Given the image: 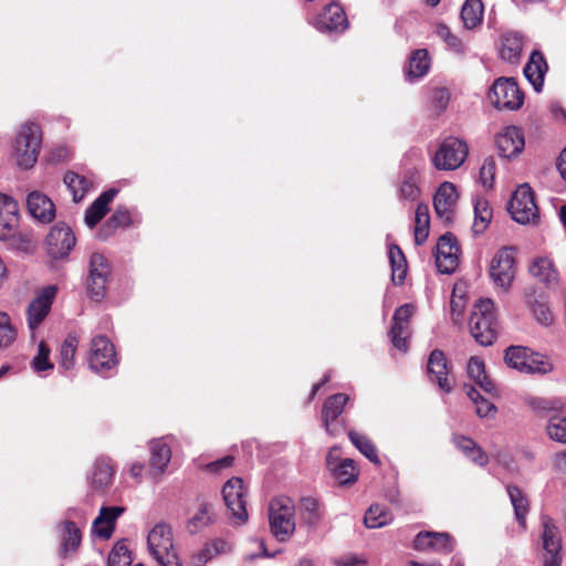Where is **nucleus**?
Returning <instances> with one entry per match:
<instances>
[{
  "instance_id": "1",
  "label": "nucleus",
  "mask_w": 566,
  "mask_h": 566,
  "mask_svg": "<svg viewBox=\"0 0 566 566\" xmlns=\"http://www.w3.org/2000/svg\"><path fill=\"white\" fill-rule=\"evenodd\" d=\"M147 546L150 555L159 566H181L175 549L172 530L167 523L156 524L148 533Z\"/></svg>"
},
{
  "instance_id": "2",
  "label": "nucleus",
  "mask_w": 566,
  "mask_h": 566,
  "mask_svg": "<svg viewBox=\"0 0 566 566\" xmlns=\"http://www.w3.org/2000/svg\"><path fill=\"white\" fill-rule=\"evenodd\" d=\"M470 332L482 346L493 343L496 335L495 304L492 300H480L475 303L470 317Z\"/></svg>"
},
{
  "instance_id": "3",
  "label": "nucleus",
  "mask_w": 566,
  "mask_h": 566,
  "mask_svg": "<svg viewBox=\"0 0 566 566\" xmlns=\"http://www.w3.org/2000/svg\"><path fill=\"white\" fill-rule=\"evenodd\" d=\"M42 144V132L38 124L25 123L21 126L15 144L17 164L24 169L32 168L38 160Z\"/></svg>"
},
{
  "instance_id": "4",
  "label": "nucleus",
  "mask_w": 566,
  "mask_h": 566,
  "mask_svg": "<svg viewBox=\"0 0 566 566\" xmlns=\"http://www.w3.org/2000/svg\"><path fill=\"white\" fill-rule=\"evenodd\" d=\"M270 528L275 538L286 542L295 532V509L289 497H276L270 504Z\"/></svg>"
},
{
  "instance_id": "5",
  "label": "nucleus",
  "mask_w": 566,
  "mask_h": 566,
  "mask_svg": "<svg viewBox=\"0 0 566 566\" xmlns=\"http://www.w3.org/2000/svg\"><path fill=\"white\" fill-rule=\"evenodd\" d=\"M468 155V144L458 137L449 136L440 144L431 163L438 170L452 171L463 165Z\"/></svg>"
},
{
  "instance_id": "6",
  "label": "nucleus",
  "mask_w": 566,
  "mask_h": 566,
  "mask_svg": "<svg viewBox=\"0 0 566 566\" xmlns=\"http://www.w3.org/2000/svg\"><path fill=\"white\" fill-rule=\"evenodd\" d=\"M509 212L513 220L521 224L533 223L538 220V208L535 203L534 192L527 185H521L513 192L510 203Z\"/></svg>"
},
{
  "instance_id": "7",
  "label": "nucleus",
  "mask_w": 566,
  "mask_h": 566,
  "mask_svg": "<svg viewBox=\"0 0 566 566\" xmlns=\"http://www.w3.org/2000/svg\"><path fill=\"white\" fill-rule=\"evenodd\" d=\"M87 361L90 368L102 376L117 366V356L114 345L105 336H96L92 339Z\"/></svg>"
},
{
  "instance_id": "8",
  "label": "nucleus",
  "mask_w": 566,
  "mask_h": 566,
  "mask_svg": "<svg viewBox=\"0 0 566 566\" xmlns=\"http://www.w3.org/2000/svg\"><path fill=\"white\" fill-rule=\"evenodd\" d=\"M489 98L499 109L516 111L524 103V94L514 78L500 77L491 87Z\"/></svg>"
},
{
  "instance_id": "9",
  "label": "nucleus",
  "mask_w": 566,
  "mask_h": 566,
  "mask_svg": "<svg viewBox=\"0 0 566 566\" xmlns=\"http://www.w3.org/2000/svg\"><path fill=\"white\" fill-rule=\"evenodd\" d=\"M111 276V265L101 253H93L88 262V276L86 289L92 300L99 302L106 294V286Z\"/></svg>"
},
{
  "instance_id": "10",
  "label": "nucleus",
  "mask_w": 566,
  "mask_h": 566,
  "mask_svg": "<svg viewBox=\"0 0 566 566\" xmlns=\"http://www.w3.org/2000/svg\"><path fill=\"white\" fill-rule=\"evenodd\" d=\"M222 496L224 504L231 517L238 524H243L248 521L249 514L247 511V490L243 481L240 478L230 479L222 489Z\"/></svg>"
},
{
  "instance_id": "11",
  "label": "nucleus",
  "mask_w": 566,
  "mask_h": 566,
  "mask_svg": "<svg viewBox=\"0 0 566 566\" xmlns=\"http://www.w3.org/2000/svg\"><path fill=\"white\" fill-rule=\"evenodd\" d=\"M489 272L496 286L507 290L515 274L514 249H500L491 261Z\"/></svg>"
},
{
  "instance_id": "12",
  "label": "nucleus",
  "mask_w": 566,
  "mask_h": 566,
  "mask_svg": "<svg viewBox=\"0 0 566 566\" xmlns=\"http://www.w3.org/2000/svg\"><path fill=\"white\" fill-rule=\"evenodd\" d=\"M56 293L55 285H48L30 302L27 308V322L31 331H35L49 315Z\"/></svg>"
},
{
  "instance_id": "13",
  "label": "nucleus",
  "mask_w": 566,
  "mask_h": 566,
  "mask_svg": "<svg viewBox=\"0 0 566 566\" xmlns=\"http://www.w3.org/2000/svg\"><path fill=\"white\" fill-rule=\"evenodd\" d=\"M459 252L457 239L451 233L441 235L436 245V265L440 273L451 274L459 264Z\"/></svg>"
},
{
  "instance_id": "14",
  "label": "nucleus",
  "mask_w": 566,
  "mask_h": 566,
  "mask_svg": "<svg viewBox=\"0 0 566 566\" xmlns=\"http://www.w3.org/2000/svg\"><path fill=\"white\" fill-rule=\"evenodd\" d=\"M415 314V306L403 304L399 306L392 316L390 329L391 343L395 348L406 353L408 349V338L410 337V318Z\"/></svg>"
},
{
  "instance_id": "15",
  "label": "nucleus",
  "mask_w": 566,
  "mask_h": 566,
  "mask_svg": "<svg viewBox=\"0 0 566 566\" xmlns=\"http://www.w3.org/2000/svg\"><path fill=\"white\" fill-rule=\"evenodd\" d=\"M75 243V235L65 223H56L46 235L48 252L53 259L67 256Z\"/></svg>"
},
{
  "instance_id": "16",
  "label": "nucleus",
  "mask_w": 566,
  "mask_h": 566,
  "mask_svg": "<svg viewBox=\"0 0 566 566\" xmlns=\"http://www.w3.org/2000/svg\"><path fill=\"white\" fill-rule=\"evenodd\" d=\"M457 202L455 186L449 181L442 182L433 196V208L437 217L447 224L451 223L454 219Z\"/></svg>"
},
{
  "instance_id": "17",
  "label": "nucleus",
  "mask_w": 566,
  "mask_h": 566,
  "mask_svg": "<svg viewBox=\"0 0 566 566\" xmlns=\"http://www.w3.org/2000/svg\"><path fill=\"white\" fill-rule=\"evenodd\" d=\"M348 401L349 396L346 394H335L325 400L322 408V422L326 433L331 437H336L340 433L342 428L335 421L342 415Z\"/></svg>"
},
{
  "instance_id": "18",
  "label": "nucleus",
  "mask_w": 566,
  "mask_h": 566,
  "mask_svg": "<svg viewBox=\"0 0 566 566\" xmlns=\"http://www.w3.org/2000/svg\"><path fill=\"white\" fill-rule=\"evenodd\" d=\"M313 25L321 32L344 31L348 21L340 4L333 2L314 19Z\"/></svg>"
},
{
  "instance_id": "19",
  "label": "nucleus",
  "mask_w": 566,
  "mask_h": 566,
  "mask_svg": "<svg viewBox=\"0 0 566 566\" xmlns=\"http://www.w3.org/2000/svg\"><path fill=\"white\" fill-rule=\"evenodd\" d=\"M542 539L545 551L543 566H560L562 541L556 526L551 520H544L543 522Z\"/></svg>"
},
{
  "instance_id": "20",
  "label": "nucleus",
  "mask_w": 566,
  "mask_h": 566,
  "mask_svg": "<svg viewBox=\"0 0 566 566\" xmlns=\"http://www.w3.org/2000/svg\"><path fill=\"white\" fill-rule=\"evenodd\" d=\"M495 145L501 157L513 158L524 149L523 133L515 126H507L496 135Z\"/></svg>"
},
{
  "instance_id": "21",
  "label": "nucleus",
  "mask_w": 566,
  "mask_h": 566,
  "mask_svg": "<svg viewBox=\"0 0 566 566\" xmlns=\"http://www.w3.org/2000/svg\"><path fill=\"white\" fill-rule=\"evenodd\" d=\"M524 300L527 308L538 324L544 327H549L554 324L555 315L543 293H538L533 287L528 289L525 291Z\"/></svg>"
},
{
  "instance_id": "22",
  "label": "nucleus",
  "mask_w": 566,
  "mask_h": 566,
  "mask_svg": "<svg viewBox=\"0 0 566 566\" xmlns=\"http://www.w3.org/2000/svg\"><path fill=\"white\" fill-rule=\"evenodd\" d=\"M18 222L19 208L17 201L7 195H0V239L7 240L12 237Z\"/></svg>"
},
{
  "instance_id": "23",
  "label": "nucleus",
  "mask_w": 566,
  "mask_h": 566,
  "mask_svg": "<svg viewBox=\"0 0 566 566\" xmlns=\"http://www.w3.org/2000/svg\"><path fill=\"white\" fill-rule=\"evenodd\" d=\"M30 214L42 223H50L55 218L53 201L40 191H32L27 198Z\"/></svg>"
},
{
  "instance_id": "24",
  "label": "nucleus",
  "mask_w": 566,
  "mask_h": 566,
  "mask_svg": "<svg viewBox=\"0 0 566 566\" xmlns=\"http://www.w3.org/2000/svg\"><path fill=\"white\" fill-rule=\"evenodd\" d=\"M122 506H103L98 516L93 521L92 532L99 538L108 539L115 530L116 520L123 514Z\"/></svg>"
},
{
  "instance_id": "25",
  "label": "nucleus",
  "mask_w": 566,
  "mask_h": 566,
  "mask_svg": "<svg viewBox=\"0 0 566 566\" xmlns=\"http://www.w3.org/2000/svg\"><path fill=\"white\" fill-rule=\"evenodd\" d=\"M413 547L418 551H433L438 553H449L453 548L452 539L447 533L426 532L419 533Z\"/></svg>"
},
{
  "instance_id": "26",
  "label": "nucleus",
  "mask_w": 566,
  "mask_h": 566,
  "mask_svg": "<svg viewBox=\"0 0 566 566\" xmlns=\"http://www.w3.org/2000/svg\"><path fill=\"white\" fill-rule=\"evenodd\" d=\"M548 71L547 62L539 51H533L530 60L524 66V76L531 83L534 91L539 93L543 90L544 77Z\"/></svg>"
},
{
  "instance_id": "27",
  "label": "nucleus",
  "mask_w": 566,
  "mask_h": 566,
  "mask_svg": "<svg viewBox=\"0 0 566 566\" xmlns=\"http://www.w3.org/2000/svg\"><path fill=\"white\" fill-rule=\"evenodd\" d=\"M171 449L163 440H154L150 443V463L147 474L153 479L161 476L170 462Z\"/></svg>"
},
{
  "instance_id": "28",
  "label": "nucleus",
  "mask_w": 566,
  "mask_h": 566,
  "mask_svg": "<svg viewBox=\"0 0 566 566\" xmlns=\"http://www.w3.org/2000/svg\"><path fill=\"white\" fill-rule=\"evenodd\" d=\"M59 536L61 541L60 555L65 558L77 551L82 542V532L80 525L74 521H64L59 526Z\"/></svg>"
},
{
  "instance_id": "29",
  "label": "nucleus",
  "mask_w": 566,
  "mask_h": 566,
  "mask_svg": "<svg viewBox=\"0 0 566 566\" xmlns=\"http://www.w3.org/2000/svg\"><path fill=\"white\" fill-rule=\"evenodd\" d=\"M428 375L432 382H437L439 388L446 392L451 391V385L448 379L447 359L441 350H433L428 359Z\"/></svg>"
},
{
  "instance_id": "30",
  "label": "nucleus",
  "mask_w": 566,
  "mask_h": 566,
  "mask_svg": "<svg viewBox=\"0 0 566 566\" xmlns=\"http://www.w3.org/2000/svg\"><path fill=\"white\" fill-rule=\"evenodd\" d=\"M116 193V189H108L102 192L86 209L84 221L90 229H93L105 217L108 211V205Z\"/></svg>"
},
{
  "instance_id": "31",
  "label": "nucleus",
  "mask_w": 566,
  "mask_h": 566,
  "mask_svg": "<svg viewBox=\"0 0 566 566\" xmlns=\"http://www.w3.org/2000/svg\"><path fill=\"white\" fill-rule=\"evenodd\" d=\"M114 478V467L109 459L99 458L95 461L90 475L91 488L101 491L107 488Z\"/></svg>"
},
{
  "instance_id": "32",
  "label": "nucleus",
  "mask_w": 566,
  "mask_h": 566,
  "mask_svg": "<svg viewBox=\"0 0 566 566\" xmlns=\"http://www.w3.org/2000/svg\"><path fill=\"white\" fill-rule=\"evenodd\" d=\"M452 441L470 461L479 467H484L489 462L488 454L471 438L454 434Z\"/></svg>"
},
{
  "instance_id": "33",
  "label": "nucleus",
  "mask_w": 566,
  "mask_h": 566,
  "mask_svg": "<svg viewBox=\"0 0 566 566\" xmlns=\"http://www.w3.org/2000/svg\"><path fill=\"white\" fill-rule=\"evenodd\" d=\"M419 170L417 167H410L402 172L401 184L399 186V199L416 201L420 196Z\"/></svg>"
},
{
  "instance_id": "34",
  "label": "nucleus",
  "mask_w": 566,
  "mask_h": 566,
  "mask_svg": "<svg viewBox=\"0 0 566 566\" xmlns=\"http://www.w3.org/2000/svg\"><path fill=\"white\" fill-rule=\"evenodd\" d=\"M523 49V36L517 32L505 33L502 38L500 56L510 63H517Z\"/></svg>"
},
{
  "instance_id": "35",
  "label": "nucleus",
  "mask_w": 566,
  "mask_h": 566,
  "mask_svg": "<svg viewBox=\"0 0 566 566\" xmlns=\"http://www.w3.org/2000/svg\"><path fill=\"white\" fill-rule=\"evenodd\" d=\"M430 69V59L426 49L413 51L409 59V65L406 72L408 81L412 82L424 76Z\"/></svg>"
},
{
  "instance_id": "36",
  "label": "nucleus",
  "mask_w": 566,
  "mask_h": 566,
  "mask_svg": "<svg viewBox=\"0 0 566 566\" xmlns=\"http://www.w3.org/2000/svg\"><path fill=\"white\" fill-rule=\"evenodd\" d=\"M484 6L481 0H465L461 8V20L467 30H474L483 20Z\"/></svg>"
},
{
  "instance_id": "37",
  "label": "nucleus",
  "mask_w": 566,
  "mask_h": 566,
  "mask_svg": "<svg viewBox=\"0 0 566 566\" xmlns=\"http://www.w3.org/2000/svg\"><path fill=\"white\" fill-rule=\"evenodd\" d=\"M214 521L213 507L208 502H200L197 512L190 517L187 530L191 534H196L210 525Z\"/></svg>"
},
{
  "instance_id": "38",
  "label": "nucleus",
  "mask_w": 566,
  "mask_h": 566,
  "mask_svg": "<svg viewBox=\"0 0 566 566\" xmlns=\"http://www.w3.org/2000/svg\"><path fill=\"white\" fill-rule=\"evenodd\" d=\"M430 214L426 203H419L416 209L413 237L415 243L421 245L429 235Z\"/></svg>"
},
{
  "instance_id": "39",
  "label": "nucleus",
  "mask_w": 566,
  "mask_h": 566,
  "mask_svg": "<svg viewBox=\"0 0 566 566\" xmlns=\"http://www.w3.org/2000/svg\"><path fill=\"white\" fill-rule=\"evenodd\" d=\"M530 272L546 285L556 283L558 279V273L555 270L553 262L547 258L536 259L530 266Z\"/></svg>"
},
{
  "instance_id": "40",
  "label": "nucleus",
  "mask_w": 566,
  "mask_h": 566,
  "mask_svg": "<svg viewBox=\"0 0 566 566\" xmlns=\"http://www.w3.org/2000/svg\"><path fill=\"white\" fill-rule=\"evenodd\" d=\"M468 374L471 379L485 392L491 394L495 391L494 384L489 379L485 374L484 364L478 357H471L468 363Z\"/></svg>"
},
{
  "instance_id": "41",
  "label": "nucleus",
  "mask_w": 566,
  "mask_h": 566,
  "mask_svg": "<svg viewBox=\"0 0 566 566\" xmlns=\"http://www.w3.org/2000/svg\"><path fill=\"white\" fill-rule=\"evenodd\" d=\"M388 258L391 265V280L395 284H401L407 273V262L401 249L391 244L388 250Z\"/></svg>"
},
{
  "instance_id": "42",
  "label": "nucleus",
  "mask_w": 566,
  "mask_h": 566,
  "mask_svg": "<svg viewBox=\"0 0 566 566\" xmlns=\"http://www.w3.org/2000/svg\"><path fill=\"white\" fill-rule=\"evenodd\" d=\"M391 512L384 505H371L364 516V524L368 528H380L392 521Z\"/></svg>"
},
{
  "instance_id": "43",
  "label": "nucleus",
  "mask_w": 566,
  "mask_h": 566,
  "mask_svg": "<svg viewBox=\"0 0 566 566\" xmlns=\"http://www.w3.org/2000/svg\"><path fill=\"white\" fill-rule=\"evenodd\" d=\"M507 495L514 509L515 518L522 527H525V518L528 513V501L521 489L507 485Z\"/></svg>"
},
{
  "instance_id": "44",
  "label": "nucleus",
  "mask_w": 566,
  "mask_h": 566,
  "mask_svg": "<svg viewBox=\"0 0 566 566\" xmlns=\"http://www.w3.org/2000/svg\"><path fill=\"white\" fill-rule=\"evenodd\" d=\"M348 438L350 442L360 451V453H363L370 462L380 464L377 450L367 436L355 430H349Z\"/></svg>"
},
{
  "instance_id": "45",
  "label": "nucleus",
  "mask_w": 566,
  "mask_h": 566,
  "mask_svg": "<svg viewBox=\"0 0 566 566\" xmlns=\"http://www.w3.org/2000/svg\"><path fill=\"white\" fill-rule=\"evenodd\" d=\"M133 222L134 220L132 212L125 207H119L114 211V213L111 216L107 222L103 226L99 235L106 237L115 229L129 227L130 224H133Z\"/></svg>"
},
{
  "instance_id": "46",
  "label": "nucleus",
  "mask_w": 566,
  "mask_h": 566,
  "mask_svg": "<svg viewBox=\"0 0 566 566\" xmlns=\"http://www.w3.org/2000/svg\"><path fill=\"white\" fill-rule=\"evenodd\" d=\"M64 184L71 191L73 200L75 202L81 201L84 198L85 193L88 191L90 187L92 186L88 179L73 171H69L65 174Z\"/></svg>"
},
{
  "instance_id": "47",
  "label": "nucleus",
  "mask_w": 566,
  "mask_h": 566,
  "mask_svg": "<svg viewBox=\"0 0 566 566\" xmlns=\"http://www.w3.org/2000/svg\"><path fill=\"white\" fill-rule=\"evenodd\" d=\"M492 219V210L488 200L479 198L474 203V222H473V231L476 234H481L488 228L490 221Z\"/></svg>"
},
{
  "instance_id": "48",
  "label": "nucleus",
  "mask_w": 566,
  "mask_h": 566,
  "mask_svg": "<svg viewBox=\"0 0 566 566\" xmlns=\"http://www.w3.org/2000/svg\"><path fill=\"white\" fill-rule=\"evenodd\" d=\"M300 514L302 521L308 526H315L322 518L319 503L316 499L303 497L300 503Z\"/></svg>"
},
{
  "instance_id": "49",
  "label": "nucleus",
  "mask_w": 566,
  "mask_h": 566,
  "mask_svg": "<svg viewBox=\"0 0 566 566\" xmlns=\"http://www.w3.org/2000/svg\"><path fill=\"white\" fill-rule=\"evenodd\" d=\"M329 472L339 485L352 484L358 476V470L352 459H345L342 464L333 467Z\"/></svg>"
},
{
  "instance_id": "50",
  "label": "nucleus",
  "mask_w": 566,
  "mask_h": 566,
  "mask_svg": "<svg viewBox=\"0 0 566 566\" xmlns=\"http://www.w3.org/2000/svg\"><path fill=\"white\" fill-rule=\"evenodd\" d=\"M545 431L551 440L566 444V416L552 415L547 420Z\"/></svg>"
},
{
  "instance_id": "51",
  "label": "nucleus",
  "mask_w": 566,
  "mask_h": 566,
  "mask_svg": "<svg viewBox=\"0 0 566 566\" xmlns=\"http://www.w3.org/2000/svg\"><path fill=\"white\" fill-rule=\"evenodd\" d=\"M133 558L125 538L115 543L108 554L106 566H130Z\"/></svg>"
},
{
  "instance_id": "52",
  "label": "nucleus",
  "mask_w": 566,
  "mask_h": 566,
  "mask_svg": "<svg viewBox=\"0 0 566 566\" xmlns=\"http://www.w3.org/2000/svg\"><path fill=\"white\" fill-rule=\"evenodd\" d=\"M78 346V339L75 335H67L64 339L61 349V368L64 371L72 370L75 365V353Z\"/></svg>"
},
{
  "instance_id": "53",
  "label": "nucleus",
  "mask_w": 566,
  "mask_h": 566,
  "mask_svg": "<svg viewBox=\"0 0 566 566\" xmlns=\"http://www.w3.org/2000/svg\"><path fill=\"white\" fill-rule=\"evenodd\" d=\"M226 542L221 539H214L211 543H208L202 549L196 553L192 556V563L195 566H203L214 556L221 554L226 549Z\"/></svg>"
},
{
  "instance_id": "54",
  "label": "nucleus",
  "mask_w": 566,
  "mask_h": 566,
  "mask_svg": "<svg viewBox=\"0 0 566 566\" xmlns=\"http://www.w3.org/2000/svg\"><path fill=\"white\" fill-rule=\"evenodd\" d=\"M553 370L549 360L539 354L530 353L521 373L545 375Z\"/></svg>"
},
{
  "instance_id": "55",
  "label": "nucleus",
  "mask_w": 566,
  "mask_h": 566,
  "mask_svg": "<svg viewBox=\"0 0 566 566\" xmlns=\"http://www.w3.org/2000/svg\"><path fill=\"white\" fill-rule=\"evenodd\" d=\"M17 334L10 316L6 312H0V350L11 346L17 339Z\"/></svg>"
},
{
  "instance_id": "56",
  "label": "nucleus",
  "mask_w": 566,
  "mask_h": 566,
  "mask_svg": "<svg viewBox=\"0 0 566 566\" xmlns=\"http://www.w3.org/2000/svg\"><path fill=\"white\" fill-rule=\"evenodd\" d=\"M468 397L473 401L476 407V413L479 417H488L490 413L495 412V406L488 399L481 396V394L472 386L464 387Z\"/></svg>"
},
{
  "instance_id": "57",
  "label": "nucleus",
  "mask_w": 566,
  "mask_h": 566,
  "mask_svg": "<svg viewBox=\"0 0 566 566\" xmlns=\"http://www.w3.org/2000/svg\"><path fill=\"white\" fill-rule=\"evenodd\" d=\"M528 350L522 346H511L505 350V363L511 368L522 371L526 361Z\"/></svg>"
},
{
  "instance_id": "58",
  "label": "nucleus",
  "mask_w": 566,
  "mask_h": 566,
  "mask_svg": "<svg viewBox=\"0 0 566 566\" xmlns=\"http://www.w3.org/2000/svg\"><path fill=\"white\" fill-rule=\"evenodd\" d=\"M436 33L455 53H464L465 45L463 44L460 38H458L455 34L451 32L449 27H447L443 23H440L436 27Z\"/></svg>"
},
{
  "instance_id": "59",
  "label": "nucleus",
  "mask_w": 566,
  "mask_h": 566,
  "mask_svg": "<svg viewBox=\"0 0 566 566\" xmlns=\"http://www.w3.org/2000/svg\"><path fill=\"white\" fill-rule=\"evenodd\" d=\"M50 348L42 340L38 346V354L32 359V368L36 374L53 369V364L49 359Z\"/></svg>"
},
{
  "instance_id": "60",
  "label": "nucleus",
  "mask_w": 566,
  "mask_h": 566,
  "mask_svg": "<svg viewBox=\"0 0 566 566\" xmlns=\"http://www.w3.org/2000/svg\"><path fill=\"white\" fill-rule=\"evenodd\" d=\"M496 165L492 156L486 157L480 168L479 181L485 189L494 186Z\"/></svg>"
},
{
  "instance_id": "61",
  "label": "nucleus",
  "mask_w": 566,
  "mask_h": 566,
  "mask_svg": "<svg viewBox=\"0 0 566 566\" xmlns=\"http://www.w3.org/2000/svg\"><path fill=\"white\" fill-rule=\"evenodd\" d=\"M528 406L538 415H544L551 411H557L562 408V403L555 399H546L539 397H532L527 400Z\"/></svg>"
},
{
  "instance_id": "62",
  "label": "nucleus",
  "mask_w": 566,
  "mask_h": 566,
  "mask_svg": "<svg viewBox=\"0 0 566 566\" xmlns=\"http://www.w3.org/2000/svg\"><path fill=\"white\" fill-rule=\"evenodd\" d=\"M465 307V298L463 294L458 293V289H454L450 300L451 317L454 323L462 321L463 311Z\"/></svg>"
},
{
  "instance_id": "63",
  "label": "nucleus",
  "mask_w": 566,
  "mask_h": 566,
  "mask_svg": "<svg viewBox=\"0 0 566 566\" xmlns=\"http://www.w3.org/2000/svg\"><path fill=\"white\" fill-rule=\"evenodd\" d=\"M346 458H342V452L338 447H333L326 457V464L328 470L331 471L333 467H337L342 464Z\"/></svg>"
},
{
  "instance_id": "64",
  "label": "nucleus",
  "mask_w": 566,
  "mask_h": 566,
  "mask_svg": "<svg viewBox=\"0 0 566 566\" xmlns=\"http://www.w3.org/2000/svg\"><path fill=\"white\" fill-rule=\"evenodd\" d=\"M234 458L232 455L223 457L217 461L210 462L207 465V469L210 472H219L226 468H229L233 464Z\"/></svg>"
}]
</instances>
